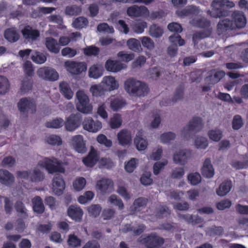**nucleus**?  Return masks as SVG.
Masks as SVG:
<instances>
[{"instance_id":"21","label":"nucleus","mask_w":248,"mask_h":248,"mask_svg":"<svg viewBox=\"0 0 248 248\" xmlns=\"http://www.w3.org/2000/svg\"><path fill=\"white\" fill-rule=\"evenodd\" d=\"M98 160L96 151L92 147L88 155L82 159L84 164L89 167H93Z\"/></svg>"},{"instance_id":"18","label":"nucleus","mask_w":248,"mask_h":248,"mask_svg":"<svg viewBox=\"0 0 248 248\" xmlns=\"http://www.w3.org/2000/svg\"><path fill=\"white\" fill-rule=\"evenodd\" d=\"M234 28L231 20L225 18L220 20L217 26V31L219 35L225 33L228 31L233 30Z\"/></svg>"},{"instance_id":"28","label":"nucleus","mask_w":248,"mask_h":248,"mask_svg":"<svg viewBox=\"0 0 248 248\" xmlns=\"http://www.w3.org/2000/svg\"><path fill=\"white\" fill-rule=\"evenodd\" d=\"M148 200L144 197H140L133 202V206L131 207V211L134 213L140 212L142 208L147 205Z\"/></svg>"},{"instance_id":"10","label":"nucleus","mask_w":248,"mask_h":248,"mask_svg":"<svg viewBox=\"0 0 248 248\" xmlns=\"http://www.w3.org/2000/svg\"><path fill=\"white\" fill-rule=\"evenodd\" d=\"M65 66L68 71L73 75H79L87 69V64L84 62L66 61Z\"/></svg>"},{"instance_id":"15","label":"nucleus","mask_w":248,"mask_h":248,"mask_svg":"<svg viewBox=\"0 0 248 248\" xmlns=\"http://www.w3.org/2000/svg\"><path fill=\"white\" fill-rule=\"evenodd\" d=\"M107 71L116 73L126 68V66L119 61L108 60L105 64Z\"/></svg>"},{"instance_id":"12","label":"nucleus","mask_w":248,"mask_h":248,"mask_svg":"<svg viewBox=\"0 0 248 248\" xmlns=\"http://www.w3.org/2000/svg\"><path fill=\"white\" fill-rule=\"evenodd\" d=\"M53 191L55 195L60 196L62 194L65 187V182L62 175L56 174L52 181Z\"/></svg>"},{"instance_id":"23","label":"nucleus","mask_w":248,"mask_h":248,"mask_svg":"<svg viewBox=\"0 0 248 248\" xmlns=\"http://www.w3.org/2000/svg\"><path fill=\"white\" fill-rule=\"evenodd\" d=\"M201 172L203 177L207 178H212L214 176V170L210 158H206L204 160Z\"/></svg>"},{"instance_id":"34","label":"nucleus","mask_w":248,"mask_h":248,"mask_svg":"<svg viewBox=\"0 0 248 248\" xmlns=\"http://www.w3.org/2000/svg\"><path fill=\"white\" fill-rule=\"evenodd\" d=\"M103 82L106 85V89L109 91L115 90L119 87V84L115 80V78L111 76L104 77Z\"/></svg>"},{"instance_id":"19","label":"nucleus","mask_w":248,"mask_h":248,"mask_svg":"<svg viewBox=\"0 0 248 248\" xmlns=\"http://www.w3.org/2000/svg\"><path fill=\"white\" fill-rule=\"evenodd\" d=\"M117 139L121 145H129L132 141L131 133L127 129H122L118 133Z\"/></svg>"},{"instance_id":"52","label":"nucleus","mask_w":248,"mask_h":248,"mask_svg":"<svg viewBox=\"0 0 248 248\" xmlns=\"http://www.w3.org/2000/svg\"><path fill=\"white\" fill-rule=\"evenodd\" d=\"M23 71L27 77L31 78L34 74V70L31 62L29 61H26L23 64Z\"/></svg>"},{"instance_id":"20","label":"nucleus","mask_w":248,"mask_h":248,"mask_svg":"<svg viewBox=\"0 0 248 248\" xmlns=\"http://www.w3.org/2000/svg\"><path fill=\"white\" fill-rule=\"evenodd\" d=\"M23 37L26 39L36 40L40 36V32L30 25L25 26L21 31Z\"/></svg>"},{"instance_id":"48","label":"nucleus","mask_w":248,"mask_h":248,"mask_svg":"<svg viewBox=\"0 0 248 248\" xmlns=\"http://www.w3.org/2000/svg\"><path fill=\"white\" fill-rule=\"evenodd\" d=\"M83 53L85 55L88 56H96L99 54V48L94 46H90L83 48Z\"/></svg>"},{"instance_id":"26","label":"nucleus","mask_w":248,"mask_h":248,"mask_svg":"<svg viewBox=\"0 0 248 248\" xmlns=\"http://www.w3.org/2000/svg\"><path fill=\"white\" fill-rule=\"evenodd\" d=\"M33 211L38 214H42L45 211V206L42 199L39 196H36L31 200Z\"/></svg>"},{"instance_id":"1","label":"nucleus","mask_w":248,"mask_h":248,"mask_svg":"<svg viewBox=\"0 0 248 248\" xmlns=\"http://www.w3.org/2000/svg\"><path fill=\"white\" fill-rule=\"evenodd\" d=\"M124 88L129 94L133 96H144L149 91L148 87L145 83L133 78H129L125 81Z\"/></svg>"},{"instance_id":"39","label":"nucleus","mask_w":248,"mask_h":248,"mask_svg":"<svg viewBox=\"0 0 248 248\" xmlns=\"http://www.w3.org/2000/svg\"><path fill=\"white\" fill-rule=\"evenodd\" d=\"M82 11L81 6L76 5L67 6L65 9V13L70 16H77L79 15Z\"/></svg>"},{"instance_id":"50","label":"nucleus","mask_w":248,"mask_h":248,"mask_svg":"<svg viewBox=\"0 0 248 248\" xmlns=\"http://www.w3.org/2000/svg\"><path fill=\"white\" fill-rule=\"evenodd\" d=\"M188 181L189 183L193 186L199 184L201 181V176L198 172L190 173L187 176Z\"/></svg>"},{"instance_id":"45","label":"nucleus","mask_w":248,"mask_h":248,"mask_svg":"<svg viewBox=\"0 0 248 248\" xmlns=\"http://www.w3.org/2000/svg\"><path fill=\"white\" fill-rule=\"evenodd\" d=\"M101 210L102 207L99 204H92L87 208L89 215L94 217H96L100 215Z\"/></svg>"},{"instance_id":"14","label":"nucleus","mask_w":248,"mask_h":248,"mask_svg":"<svg viewBox=\"0 0 248 248\" xmlns=\"http://www.w3.org/2000/svg\"><path fill=\"white\" fill-rule=\"evenodd\" d=\"M82 124L85 130L92 132H96L102 127L101 122L99 121L94 122L91 117L85 119L82 123Z\"/></svg>"},{"instance_id":"2","label":"nucleus","mask_w":248,"mask_h":248,"mask_svg":"<svg viewBox=\"0 0 248 248\" xmlns=\"http://www.w3.org/2000/svg\"><path fill=\"white\" fill-rule=\"evenodd\" d=\"M233 1L229 0H213L211 3L212 10L207 13L213 18H220L228 15V9L234 7Z\"/></svg>"},{"instance_id":"11","label":"nucleus","mask_w":248,"mask_h":248,"mask_svg":"<svg viewBox=\"0 0 248 248\" xmlns=\"http://www.w3.org/2000/svg\"><path fill=\"white\" fill-rule=\"evenodd\" d=\"M81 122L82 117L80 114H72L67 118L64 124L67 130L73 131L80 126Z\"/></svg>"},{"instance_id":"17","label":"nucleus","mask_w":248,"mask_h":248,"mask_svg":"<svg viewBox=\"0 0 248 248\" xmlns=\"http://www.w3.org/2000/svg\"><path fill=\"white\" fill-rule=\"evenodd\" d=\"M71 144L75 150L79 153H84L86 151L85 143L81 135L73 136L71 140Z\"/></svg>"},{"instance_id":"9","label":"nucleus","mask_w":248,"mask_h":248,"mask_svg":"<svg viewBox=\"0 0 248 248\" xmlns=\"http://www.w3.org/2000/svg\"><path fill=\"white\" fill-rule=\"evenodd\" d=\"M17 107L20 112L23 114H26L30 110L32 113L36 111L35 103L27 97H23L19 100L17 103Z\"/></svg>"},{"instance_id":"24","label":"nucleus","mask_w":248,"mask_h":248,"mask_svg":"<svg viewBox=\"0 0 248 248\" xmlns=\"http://www.w3.org/2000/svg\"><path fill=\"white\" fill-rule=\"evenodd\" d=\"M113 186V181L109 179L103 178L96 182V189L103 194L107 192L109 187Z\"/></svg>"},{"instance_id":"4","label":"nucleus","mask_w":248,"mask_h":248,"mask_svg":"<svg viewBox=\"0 0 248 248\" xmlns=\"http://www.w3.org/2000/svg\"><path fill=\"white\" fill-rule=\"evenodd\" d=\"M38 165L45 168L49 173L55 172L64 173L65 169L61 163L55 157L52 159L46 157L43 160L40 161Z\"/></svg>"},{"instance_id":"30","label":"nucleus","mask_w":248,"mask_h":248,"mask_svg":"<svg viewBox=\"0 0 248 248\" xmlns=\"http://www.w3.org/2000/svg\"><path fill=\"white\" fill-rule=\"evenodd\" d=\"M46 46L49 51L55 54L58 53L60 49L57 41L52 37H47L46 38Z\"/></svg>"},{"instance_id":"41","label":"nucleus","mask_w":248,"mask_h":248,"mask_svg":"<svg viewBox=\"0 0 248 248\" xmlns=\"http://www.w3.org/2000/svg\"><path fill=\"white\" fill-rule=\"evenodd\" d=\"M149 32L151 36L154 37L158 38L161 36L163 33V30L160 26L155 24L150 26Z\"/></svg>"},{"instance_id":"44","label":"nucleus","mask_w":248,"mask_h":248,"mask_svg":"<svg viewBox=\"0 0 248 248\" xmlns=\"http://www.w3.org/2000/svg\"><path fill=\"white\" fill-rule=\"evenodd\" d=\"M64 124V121L61 118H57L50 122H46L45 126L47 128H59Z\"/></svg>"},{"instance_id":"32","label":"nucleus","mask_w":248,"mask_h":248,"mask_svg":"<svg viewBox=\"0 0 248 248\" xmlns=\"http://www.w3.org/2000/svg\"><path fill=\"white\" fill-rule=\"evenodd\" d=\"M232 185L231 181H226L222 182L217 189V194L219 196L226 195L231 190Z\"/></svg>"},{"instance_id":"57","label":"nucleus","mask_w":248,"mask_h":248,"mask_svg":"<svg viewBox=\"0 0 248 248\" xmlns=\"http://www.w3.org/2000/svg\"><path fill=\"white\" fill-rule=\"evenodd\" d=\"M117 57L122 61L124 62H129L134 58L133 53H128L124 51H121L118 53Z\"/></svg>"},{"instance_id":"55","label":"nucleus","mask_w":248,"mask_h":248,"mask_svg":"<svg viewBox=\"0 0 248 248\" xmlns=\"http://www.w3.org/2000/svg\"><path fill=\"white\" fill-rule=\"evenodd\" d=\"M169 39L171 44L177 45L178 44L179 46H182L185 44V40L182 39L178 33L173 34L169 37Z\"/></svg>"},{"instance_id":"40","label":"nucleus","mask_w":248,"mask_h":248,"mask_svg":"<svg viewBox=\"0 0 248 248\" xmlns=\"http://www.w3.org/2000/svg\"><path fill=\"white\" fill-rule=\"evenodd\" d=\"M10 88V83L7 78L0 76V94H5Z\"/></svg>"},{"instance_id":"6","label":"nucleus","mask_w":248,"mask_h":248,"mask_svg":"<svg viewBox=\"0 0 248 248\" xmlns=\"http://www.w3.org/2000/svg\"><path fill=\"white\" fill-rule=\"evenodd\" d=\"M146 248H160L164 244L165 239L155 232L148 234L143 239Z\"/></svg>"},{"instance_id":"43","label":"nucleus","mask_w":248,"mask_h":248,"mask_svg":"<svg viewBox=\"0 0 248 248\" xmlns=\"http://www.w3.org/2000/svg\"><path fill=\"white\" fill-rule=\"evenodd\" d=\"M88 24V21L86 17L79 16L76 18L73 22V27L80 29L86 27Z\"/></svg>"},{"instance_id":"64","label":"nucleus","mask_w":248,"mask_h":248,"mask_svg":"<svg viewBox=\"0 0 248 248\" xmlns=\"http://www.w3.org/2000/svg\"><path fill=\"white\" fill-rule=\"evenodd\" d=\"M243 125L241 117L239 115H236L233 117L232 121V128L234 130H238Z\"/></svg>"},{"instance_id":"33","label":"nucleus","mask_w":248,"mask_h":248,"mask_svg":"<svg viewBox=\"0 0 248 248\" xmlns=\"http://www.w3.org/2000/svg\"><path fill=\"white\" fill-rule=\"evenodd\" d=\"M103 67L98 64H93L92 65L89 70V76L90 78L97 79L103 75Z\"/></svg>"},{"instance_id":"54","label":"nucleus","mask_w":248,"mask_h":248,"mask_svg":"<svg viewBox=\"0 0 248 248\" xmlns=\"http://www.w3.org/2000/svg\"><path fill=\"white\" fill-rule=\"evenodd\" d=\"M122 124V119L121 115L119 114H115L110 120V126L111 128L115 129L120 127Z\"/></svg>"},{"instance_id":"13","label":"nucleus","mask_w":248,"mask_h":248,"mask_svg":"<svg viewBox=\"0 0 248 248\" xmlns=\"http://www.w3.org/2000/svg\"><path fill=\"white\" fill-rule=\"evenodd\" d=\"M126 13L130 17H138L147 15L149 10L145 6L134 5L128 7Z\"/></svg>"},{"instance_id":"60","label":"nucleus","mask_w":248,"mask_h":248,"mask_svg":"<svg viewBox=\"0 0 248 248\" xmlns=\"http://www.w3.org/2000/svg\"><path fill=\"white\" fill-rule=\"evenodd\" d=\"M15 208L16 211L18 213H20L24 217H28L25 206L22 202L20 201H16L15 204Z\"/></svg>"},{"instance_id":"22","label":"nucleus","mask_w":248,"mask_h":248,"mask_svg":"<svg viewBox=\"0 0 248 248\" xmlns=\"http://www.w3.org/2000/svg\"><path fill=\"white\" fill-rule=\"evenodd\" d=\"M200 12L198 7L194 5L188 6L185 8L176 12L179 16L184 17L190 16H197Z\"/></svg>"},{"instance_id":"31","label":"nucleus","mask_w":248,"mask_h":248,"mask_svg":"<svg viewBox=\"0 0 248 248\" xmlns=\"http://www.w3.org/2000/svg\"><path fill=\"white\" fill-rule=\"evenodd\" d=\"M190 23L194 27L202 29L208 28L211 25L210 21L205 18H193Z\"/></svg>"},{"instance_id":"7","label":"nucleus","mask_w":248,"mask_h":248,"mask_svg":"<svg viewBox=\"0 0 248 248\" xmlns=\"http://www.w3.org/2000/svg\"><path fill=\"white\" fill-rule=\"evenodd\" d=\"M38 77L48 81H56L59 78L58 72L53 68L49 67H43L37 71Z\"/></svg>"},{"instance_id":"49","label":"nucleus","mask_w":248,"mask_h":248,"mask_svg":"<svg viewBox=\"0 0 248 248\" xmlns=\"http://www.w3.org/2000/svg\"><path fill=\"white\" fill-rule=\"evenodd\" d=\"M210 34L211 31L210 30L196 31L193 34V42L195 44L197 40L202 39L206 37H209L210 35Z\"/></svg>"},{"instance_id":"63","label":"nucleus","mask_w":248,"mask_h":248,"mask_svg":"<svg viewBox=\"0 0 248 248\" xmlns=\"http://www.w3.org/2000/svg\"><path fill=\"white\" fill-rule=\"evenodd\" d=\"M108 201L112 204L118 206L120 210H122L124 208V204L122 200L117 197L114 194L111 195L108 198Z\"/></svg>"},{"instance_id":"29","label":"nucleus","mask_w":248,"mask_h":248,"mask_svg":"<svg viewBox=\"0 0 248 248\" xmlns=\"http://www.w3.org/2000/svg\"><path fill=\"white\" fill-rule=\"evenodd\" d=\"M60 92L65 98L71 99L73 96V92L69 85L66 82H62L59 85Z\"/></svg>"},{"instance_id":"51","label":"nucleus","mask_w":248,"mask_h":248,"mask_svg":"<svg viewBox=\"0 0 248 248\" xmlns=\"http://www.w3.org/2000/svg\"><path fill=\"white\" fill-rule=\"evenodd\" d=\"M208 135L211 140L218 141L222 137V133L219 129L210 130L208 132Z\"/></svg>"},{"instance_id":"37","label":"nucleus","mask_w":248,"mask_h":248,"mask_svg":"<svg viewBox=\"0 0 248 248\" xmlns=\"http://www.w3.org/2000/svg\"><path fill=\"white\" fill-rule=\"evenodd\" d=\"M126 104V101L119 98H115L111 100L110 107L111 109L117 111L122 109Z\"/></svg>"},{"instance_id":"8","label":"nucleus","mask_w":248,"mask_h":248,"mask_svg":"<svg viewBox=\"0 0 248 248\" xmlns=\"http://www.w3.org/2000/svg\"><path fill=\"white\" fill-rule=\"evenodd\" d=\"M232 26L234 29L244 28L247 23V19L242 11L235 10L231 15Z\"/></svg>"},{"instance_id":"25","label":"nucleus","mask_w":248,"mask_h":248,"mask_svg":"<svg viewBox=\"0 0 248 248\" xmlns=\"http://www.w3.org/2000/svg\"><path fill=\"white\" fill-rule=\"evenodd\" d=\"M15 181L14 175L6 170H0V183L6 186L11 185Z\"/></svg>"},{"instance_id":"58","label":"nucleus","mask_w":248,"mask_h":248,"mask_svg":"<svg viewBox=\"0 0 248 248\" xmlns=\"http://www.w3.org/2000/svg\"><path fill=\"white\" fill-rule=\"evenodd\" d=\"M31 60L36 63L42 64L46 61V57L42 53L36 52L31 56Z\"/></svg>"},{"instance_id":"47","label":"nucleus","mask_w":248,"mask_h":248,"mask_svg":"<svg viewBox=\"0 0 248 248\" xmlns=\"http://www.w3.org/2000/svg\"><path fill=\"white\" fill-rule=\"evenodd\" d=\"M81 240L74 234L68 235V245L71 247H78L81 245Z\"/></svg>"},{"instance_id":"3","label":"nucleus","mask_w":248,"mask_h":248,"mask_svg":"<svg viewBox=\"0 0 248 248\" xmlns=\"http://www.w3.org/2000/svg\"><path fill=\"white\" fill-rule=\"evenodd\" d=\"M77 102L76 103L77 109L83 113L88 114L92 112L93 106L90 103L89 96L82 90H78L76 94Z\"/></svg>"},{"instance_id":"46","label":"nucleus","mask_w":248,"mask_h":248,"mask_svg":"<svg viewBox=\"0 0 248 248\" xmlns=\"http://www.w3.org/2000/svg\"><path fill=\"white\" fill-rule=\"evenodd\" d=\"M45 178L44 173L38 169L33 170L30 176V180L33 182L42 181Z\"/></svg>"},{"instance_id":"42","label":"nucleus","mask_w":248,"mask_h":248,"mask_svg":"<svg viewBox=\"0 0 248 248\" xmlns=\"http://www.w3.org/2000/svg\"><path fill=\"white\" fill-rule=\"evenodd\" d=\"M134 143L139 151H144L147 147V142L141 136L137 135L134 139Z\"/></svg>"},{"instance_id":"16","label":"nucleus","mask_w":248,"mask_h":248,"mask_svg":"<svg viewBox=\"0 0 248 248\" xmlns=\"http://www.w3.org/2000/svg\"><path fill=\"white\" fill-rule=\"evenodd\" d=\"M67 215L75 221L80 222L82 220L83 212L79 206L71 205L68 208Z\"/></svg>"},{"instance_id":"36","label":"nucleus","mask_w":248,"mask_h":248,"mask_svg":"<svg viewBox=\"0 0 248 248\" xmlns=\"http://www.w3.org/2000/svg\"><path fill=\"white\" fill-rule=\"evenodd\" d=\"M33 81L31 78L25 77L21 81L20 91L21 93H25L32 89Z\"/></svg>"},{"instance_id":"5","label":"nucleus","mask_w":248,"mask_h":248,"mask_svg":"<svg viewBox=\"0 0 248 248\" xmlns=\"http://www.w3.org/2000/svg\"><path fill=\"white\" fill-rule=\"evenodd\" d=\"M203 127L202 119L199 117H193L189 124L185 126L182 131L184 138L188 139L190 138L192 132L196 133L200 131Z\"/></svg>"},{"instance_id":"59","label":"nucleus","mask_w":248,"mask_h":248,"mask_svg":"<svg viewBox=\"0 0 248 248\" xmlns=\"http://www.w3.org/2000/svg\"><path fill=\"white\" fill-rule=\"evenodd\" d=\"M176 137L175 134L172 132L164 133L160 136V140L162 143H168L174 140Z\"/></svg>"},{"instance_id":"62","label":"nucleus","mask_w":248,"mask_h":248,"mask_svg":"<svg viewBox=\"0 0 248 248\" xmlns=\"http://www.w3.org/2000/svg\"><path fill=\"white\" fill-rule=\"evenodd\" d=\"M137 165V159L135 158H132L125 164V170L128 172L131 173L136 168Z\"/></svg>"},{"instance_id":"38","label":"nucleus","mask_w":248,"mask_h":248,"mask_svg":"<svg viewBox=\"0 0 248 248\" xmlns=\"http://www.w3.org/2000/svg\"><path fill=\"white\" fill-rule=\"evenodd\" d=\"M126 44L130 49L135 52H140L142 50L140 42L135 38L128 39Z\"/></svg>"},{"instance_id":"56","label":"nucleus","mask_w":248,"mask_h":248,"mask_svg":"<svg viewBox=\"0 0 248 248\" xmlns=\"http://www.w3.org/2000/svg\"><path fill=\"white\" fill-rule=\"evenodd\" d=\"M86 183V180L83 177H79L76 179L73 183L74 189L77 191L81 190L85 186Z\"/></svg>"},{"instance_id":"35","label":"nucleus","mask_w":248,"mask_h":248,"mask_svg":"<svg viewBox=\"0 0 248 248\" xmlns=\"http://www.w3.org/2000/svg\"><path fill=\"white\" fill-rule=\"evenodd\" d=\"M5 38L10 42H16L19 38V36L16 31L12 28L6 29L4 33Z\"/></svg>"},{"instance_id":"53","label":"nucleus","mask_w":248,"mask_h":248,"mask_svg":"<svg viewBox=\"0 0 248 248\" xmlns=\"http://www.w3.org/2000/svg\"><path fill=\"white\" fill-rule=\"evenodd\" d=\"M208 145V140L205 138L198 137L195 140V145L197 148L205 149Z\"/></svg>"},{"instance_id":"61","label":"nucleus","mask_w":248,"mask_h":248,"mask_svg":"<svg viewBox=\"0 0 248 248\" xmlns=\"http://www.w3.org/2000/svg\"><path fill=\"white\" fill-rule=\"evenodd\" d=\"M147 27V24L145 21H140L135 23L133 26L134 31L137 33H141L144 31V29Z\"/></svg>"},{"instance_id":"27","label":"nucleus","mask_w":248,"mask_h":248,"mask_svg":"<svg viewBox=\"0 0 248 248\" xmlns=\"http://www.w3.org/2000/svg\"><path fill=\"white\" fill-rule=\"evenodd\" d=\"M188 155L185 150H181L173 155V159L176 164L185 165L188 159Z\"/></svg>"}]
</instances>
